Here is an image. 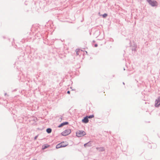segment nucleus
I'll use <instances>...</instances> for the list:
<instances>
[{
  "label": "nucleus",
  "instance_id": "6",
  "mask_svg": "<svg viewBox=\"0 0 160 160\" xmlns=\"http://www.w3.org/2000/svg\"><path fill=\"white\" fill-rule=\"evenodd\" d=\"M82 121L83 123H88V116L85 117L82 120Z\"/></svg>",
  "mask_w": 160,
  "mask_h": 160
},
{
  "label": "nucleus",
  "instance_id": "14",
  "mask_svg": "<svg viewBox=\"0 0 160 160\" xmlns=\"http://www.w3.org/2000/svg\"><path fill=\"white\" fill-rule=\"evenodd\" d=\"M97 44L95 45V46L97 47Z\"/></svg>",
  "mask_w": 160,
  "mask_h": 160
},
{
  "label": "nucleus",
  "instance_id": "4",
  "mask_svg": "<svg viewBox=\"0 0 160 160\" xmlns=\"http://www.w3.org/2000/svg\"><path fill=\"white\" fill-rule=\"evenodd\" d=\"M149 3L152 6L157 5V2L156 1H152L151 0H147Z\"/></svg>",
  "mask_w": 160,
  "mask_h": 160
},
{
  "label": "nucleus",
  "instance_id": "5",
  "mask_svg": "<svg viewBox=\"0 0 160 160\" xmlns=\"http://www.w3.org/2000/svg\"><path fill=\"white\" fill-rule=\"evenodd\" d=\"M160 105V98H158L155 102V106L156 107H158Z\"/></svg>",
  "mask_w": 160,
  "mask_h": 160
},
{
  "label": "nucleus",
  "instance_id": "10",
  "mask_svg": "<svg viewBox=\"0 0 160 160\" xmlns=\"http://www.w3.org/2000/svg\"><path fill=\"white\" fill-rule=\"evenodd\" d=\"M94 117V116L93 115H92L89 116H88V118H93Z\"/></svg>",
  "mask_w": 160,
  "mask_h": 160
},
{
  "label": "nucleus",
  "instance_id": "16",
  "mask_svg": "<svg viewBox=\"0 0 160 160\" xmlns=\"http://www.w3.org/2000/svg\"><path fill=\"white\" fill-rule=\"evenodd\" d=\"M34 160H36V159H34Z\"/></svg>",
  "mask_w": 160,
  "mask_h": 160
},
{
  "label": "nucleus",
  "instance_id": "9",
  "mask_svg": "<svg viewBox=\"0 0 160 160\" xmlns=\"http://www.w3.org/2000/svg\"><path fill=\"white\" fill-rule=\"evenodd\" d=\"M46 131L48 133H49L51 132L52 130L51 128H48L47 129Z\"/></svg>",
  "mask_w": 160,
  "mask_h": 160
},
{
  "label": "nucleus",
  "instance_id": "13",
  "mask_svg": "<svg viewBox=\"0 0 160 160\" xmlns=\"http://www.w3.org/2000/svg\"><path fill=\"white\" fill-rule=\"evenodd\" d=\"M87 145V143H86V144H84V146L85 147H86Z\"/></svg>",
  "mask_w": 160,
  "mask_h": 160
},
{
  "label": "nucleus",
  "instance_id": "8",
  "mask_svg": "<svg viewBox=\"0 0 160 160\" xmlns=\"http://www.w3.org/2000/svg\"><path fill=\"white\" fill-rule=\"evenodd\" d=\"M49 147V145H44L42 146V149H44Z\"/></svg>",
  "mask_w": 160,
  "mask_h": 160
},
{
  "label": "nucleus",
  "instance_id": "11",
  "mask_svg": "<svg viewBox=\"0 0 160 160\" xmlns=\"http://www.w3.org/2000/svg\"><path fill=\"white\" fill-rule=\"evenodd\" d=\"M102 16L103 18H105L107 16V14L105 13L103 14Z\"/></svg>",
  "mask_w": 160,
  "mask_h": 160
},
{
  "label": "nucleus",
  "instance_id": "3",
  "mask_svg": "<svg viewBox=\"0 0 160 160\" xmlns=\"http://www.w3.org/2000/svg\"><path fill=\"white\" fill-rule=\"evenodd\" d=\"M71 132V130L68 129L65 130L62 132V135L63 136H66L69 134Z\"/></svg>",
  "mask_w": 160,
  "mask_h": 160
},
{
  "label": "nucleus",
  "instance_id": "12",
  "mask_svg": "<svg viewBox=\"0 0 160 160\" xmlns=\"http://www.w3.org/2000/svg\"><path fill=\"white\" fill-rule=\"evenodd\" d=\"M67 93H68V94H69L70 93V91H68L67 92Z\"/></svg>",
  "mask_w": 160,
  "mask_h": 160
},
{
  "label": "nucleus",
  "instance_id": "2",
  "mask_svg": "<svg viewBox=\"0 0 160 160\" xmlns=\"http://www.w3.org/2000/svg\"><path fill=\"white\" fill-rule=\"evenodd\" d=\"M76 136L78 137H81L86 134V132L83 131H78L76 132Z\"/></svg>",
  "mask_w": 160,
  "mask_h": 160
},
{
  "label": "nucleus",
  "instance_id": "15",
  "mask_svg": "<svg viewBox=\"0 0 160 160\" xmlns=\"http://www.w3.org/2000/svg\"><path fill=\"white\" fill-rule=\"evenodd\" d=\"M36 138H37V137H36L35 138V139H36Z\"/></svg>",
  "mask_w": 160,
  "mask_h": 160
},
{
  "label": "nucleus",
  "instance_id": "1",
  "mask_svg": "<svg viewBox=\"0 0 160 160\" xmlns=\"http://www.w3.org/2000/svg\"><path fill=\"white\" fill-rule=\"evenodd\" d=\"M68 145L67 142H62L61 143L58 144L56 146V148H60L65 147Z\"/></svg>",
  "mask_w": 160,
  "mask_h": 160
},
{
  "label": "nucleus",
  "instance_id": "7",
  "mask_svg": "<svg viewBox=\"0 0 160 160\" xmlns=\"http://www.w3.org/2000/svg\"><path fill=\"white\" fill-rule=\"evenodd\" d=\"M68 122H65L62 123L59 126H58V127L61 128L65 125H67L68 124Z\"/></svg>",
  "mask_w": 160,
  "mask_h": 160
}]
</instances>
